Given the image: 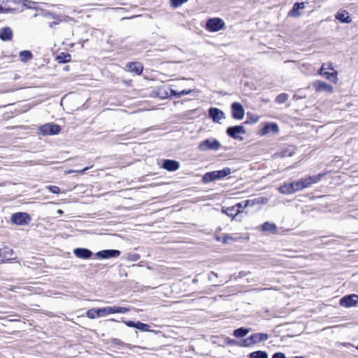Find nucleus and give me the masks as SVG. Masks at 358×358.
<instances>
[{
  "mask_svg": "<svg viewBox=\"0 0 358 358\" xmlns=\"http://www.w3.org/2000/svg\"><path fill=\"white\" fill-rule=\"evenodd\" d=\"M129 71L140 75L143 71V66L138 62H131L127 64Z\"/></svg>",
  "mask_w": 358,
  "mask_h": 358,
  "instance_id": "21",
  "label": "nucleus"
},
{
  "mask_svg": "<svg viewBox=\"0 0 358 358\" xmlns=\"http://www.w3.org/2000/svg\"><path fill=\"white\" fill-rule=\"evenodd\" d=\"M13 37V31L9 27H4L0 30V38L3 41H10Z\"/></svg>",
  "mask_w": 358,
  "mask_h": 358,
  "instance_id": "23",
  "label": "nucleus"
},
{
  "mask_svg": "<svg viewBox=\"0 0 358 358\" xmlns=\"http://www.w3.org/2000/svg\"><path fill=\"white\" fill-rule=\"evenodd\" d=\"M10 221L13 224L24 226L29 223L31 217L27 213L18 212L12 215Z\"/></svg>",
  "mask_w": 358,
  "mask_h": 358,
  "instance_id": "4",
  "label": "nucleus"
},
{
  "mask_svg": "<svg viewBox=\"0 0 358 358\" xmlns=\"http://www.w3.org/2000/svg\"><path fill=\"white\" fill-rule=\"evenodd\" d=\"M124 324L129 327H136V323L132 321H125Z\"/></svg>",
  "mask_w": 358,
  "mask_h": 358,
  "instance_id": "42",
  "label": "nucleus"
},
{
  "mask_svg": "<svg viewBox=\"0 0 358 358\" xmlns=\"http://www.w3.org/2000/svg\"><path fill=\"white\" fill-rule=\"evenodd\" d=\"M268 335L267 334L264 333H256L251 335L248 340L250 341V344H256L260 343L262 341H264L268 340Z\"/></svg>",
  "mask_w": 358,
  "mask_h": 358,
  "instance_id": "16",
  "label": "nucleus"
},
{
  "mask_svg": "<svg viewBox=\"0 0 358 358\" xmlns=\"http://www.w3.org/2000/svg\"><path fill=\"white\" fill-rule=\"evenodd\" d=\"M130 309L129 308L115 306L100 308L99 312H101V317H105L115 313H126Z\"/></svg>",
  "mask_w": 358,
  "mask_h": 358,
  "instance_id": "6",
  "label": "nucleus"
},
{
  "mask_svg": "<svg viewBox=\"0 0 358 358\" xmlns=\"http://www.w3.org/2000/svg\"><path fill=\"white\" fill-rule=\"evenodd\" d=\"M192 92V90H183L180 92H178V91L172 90V89L169 90L170 96H177L178 97H180L182 96L189 94Z\"/></svg>",
  "mask_w": 358,
  "mask_h": 358,
  "instance_id": "26",
  "label": "nucleus"
},
{
  "mask_svg": "<svg viewBox=\"0 0 358 358\" xmlns=\"http://www.w3.org/2000/svg\"><path fill=\"white\" fill-rule=\"evenodd\" d=\"M246 206V203H245L244 206H242L241 203H237L236 206H232L231 208H229L225 210H224L229 216H233L234 217H238V214L242 212V209Z\"/></svg>",
  "mask_w": 358,
  "mask_h": 358,
  "instance_id": "15",
  "label": "nucleus"
},
{
  "mask_svg": "<svg viewBox=\"0 0 358 358\" xmlns=\"http://www.w3.org/2000/svg\"><path fill=\"white\" fill-rule=\"evenodd\" d=\"M250 358H268V355L265 351H256L250 355Z\"/></svg>",
  "mask_w": 358,
  "mask_h": 358,
  "instance_id": "30",
  "label": "nucleus"
},
{
  "mask_svg": "<svg viewBox=\"0 0 358 358\" xmlns=\"http://www.w3.org/2000/svg\"><path fill=\"white\" fill-rule=\"evenodd\" d=\"M226 343L228 344V345H231V344H234L236 343V341L234 340H231V339H229L227 338Z\"/></svg>",
  "mask_w": 358,
  "mask_h": 358,
  "instance_id": "44",
  "label": "nucleus"
},
{
  "mask_svg": "<svg viewBox=\"0 0 358 358\" xmlns=\"http://www.w3.org/2000/svg\"><path fill=\"white\" fill-rule=\"evenodd\" d=\"M258 121V117L255 115H250L248 113V123H255Z\"/></svg>",
  "mask_w": 358,
  "mask_h": 358,
  "instance_id": "40",
  "label": "nucleus"
},
{
  "mask_svg": "<svg viewBox=\"0 0 358 358\" xmlns=\"http://www.w3.org/2000/svg\"><path fill=\"white\" fill-rule=\"evenodd\" d=\"M159 96L161 99H165L170 96V93L166 90H161L159 91Z\"/></svg>",
  "mask_w": 358,
  "mask_h": 358,
  "instance_id": "39",
  "label": "nucleus"
},
{
  "mask_svg": "<svg viewBox=\"0 0 358 358\" xmlns=\"http://www.w3.org/2000/svg\"><path fill=\"white\" fill-rule=\"evenodd\" d=\"M70 59H71V56L69 55H67L65 56V58L63 60V62H66L70 61Z\"/></svg>",
  "mask_w": 358,
  "mask_h": 358,
  "instance_id": "45",
  "label": "nucleus"
},
{
  "mask_svg": "<svg viewBox=\"0 0 358 358\" xmlns=\"http://www.w3.org/2000/svg\"><path fill=\"white\" fill-rule=\"evenodd\" d=\"M13 255V250L8 249V248H5V251L1 255L3 259H1V262H4L6 261H9L12 259L11 255Z\"/></svg>",
  "mask_w": 358,
  "mask_h": 358,
  "instance_id": "29",
  "label": "nucleus"
},
{
  "mask_svg": "<svg viewBox=\"0 0 358 358\" xmlns=\"http://www.w3.org/2000/svg\"><path fill=\"white\" fill-rule=\"evenodd\" d=\"M227 134L234 139H243V135L245 134V129L243 126L230 127L227 129Z\"/></svg>",
  "mask_w": 358,
  "mask_h": 358,
  "instance_id": "9",
  "label": "nucleus"
},
{
  "mask_svg": "<svg viewBox=\"0 0 358 358\" xmlns=\"http://www.w3.org/2000/svg\"><path fill=\"white\" fill-rule=\"evenodd\" d=\"M234 335L237 338L244 337L246 335V329L240 328L234 331Z\"/></svg>",
  "mask_w": 358,
  "mask_h": 358,
  "instance_id": "35",
  "label": "nucleus"
},
{
  "mask_svg": "<svg viewBox=\"0 0 358 358\" xmlns=\"http://www.w3.org/2000/svg\"><path fill=\"white\" fill-rule=\"evenodd\" d=\"M209 116L214 122L220 123V120L224 118V113L218 108H211L209 109Z\"/></svg>",
  "mask_w": 358,
  "mask_h": 358,
  "instance_id": "14",
  "label": "nucleus"
},
{
  "mask_svg": "<svg viewBox=\"0 0 358 358\" xmlns=\"http://www.w3.org/2000/svg\"><path fill=\"white\" fill-rule=\"evenodd\" d=\"M206 28L211 32H216L224 29L225 28V23L220 17H213L206 21Z\"/></svg>",
  "mask_w": 358,
  "mask_h": 358,
  "instance_id": "2",
  "label": "nucleus"
},
{
  "mask_svg": "<svg viewBox=\"0 0 358 358\" xmlns=\"http://www.w3.org/2000/svg\"><path fill=\"white\" fill-rule=\"evenodd\" d=\"M47 188L49 189L50 192H51L53 194L60 193V189L57 186L50 185V186L47 187Z\"/></svg>",
  "mask_w": 358,
  "mask_h": 358,
  "instance_id": "38",
  "label": "nucleus"
},
{
  "mask_svg": "<svg viewBox=\"0 0 358 358\" xmlns=\"http://www.w3.org/2000/svg\"><path fill=\"white\" fill-rule=\"evenodd\" d=\"M39 131L41 134L47 135H55L59 133L60 127L53 123H48L40 127Z\"/></svg>",
  "mask_w": 358,
  "mask_h": 358,
  "instance_id": "8",
  "label": "nucleus"
},
{
  "mask_svg": "<svg viewBox=\"0 0 358 358\" xmlns=\"http://www.w3.org/2000/svg\"><path fill=\"white\" fill-rule=\"evenodd\" d=\"M358 303V295L357 294H350L343 296L341 301V306L346 308L355 306Z\"/></svg>",
  "mask_w": 358,
  "mask_h": 358,
  "instance_id": "10",
  "label": "nucleus"
},
{
  "mask_svg": "<svg viewBox=\"0 0 358 358\" xmlns=\"http://www.w3.org/2000/svg\"><path fill=\"white\" fill-rule=\"evenodd\" d=\"M313 87L316 92H328L329 93L333 92V87L323 81L316 80L313 83Z\"/></svg>",
  "mask_w": 358,
  "mask_h": 358,
  "instance_id": "12",
  "label": "nucleus"
},
{
  "mask_svg": "<svg viewBox=\"0 0 358 358\" xmlns=\"http://www.w3.org/2000/svg\"><path fill=\"white\" fill-rule=\"evenodd\" d=\"M305 8V3H295L292 8V10L289 12L288 15L291 17H299L301 15V13L300 10L303 9Z\"/></svg>",
  "mask_w": 358,
  "mask_h": 358,
  "instance_id": "17",
  "label": "nucleus"
},
{
  "mask_svg": "<svg viewBox=\"0 0 358 358\" xmlns=\"http://www.w3.org/2000/svg\"><path fill=\"white\" fill-rule=\"evenodd\" d=\"M357 349H358V348H357Z\"/></svg>",
  "mask_w": 358,
  "mask_h": 358,
  "instance_id": "52",
  "label": "nucleus"
},
{
  "mask_svg": "<svg viewBox=\"0 0 358 358\" xmlns=\"http://www.w3.org/2000/svg\"><path fill=\"white\" fill-rule=\"evenodd\" d=\"M1 2L4 3L5 0H0ZM3 11V8L2 6H0V13Z\"/></svg>",
  "mask_w": 358,
  "mask_h": 358,
  "instance_id": "46",
  "label": "nucleus"
},
{
  "mask_svg": "<svg viewBox=\"0 0 358 358\" xmlns=\"http://www.w3.org/2000/svg\"><path fill=\"white\" fill-rule=\"evenodd\" d=\"M74 255L80 259H90L92 257V252L88 249L85 248H76L73 250Z\"/></svg>",
  "mask_w": 358,
  "mask_h": 358,
  "instance_id": "19",
  "label": "nucleus"
},
{
  "mask_svg": "<svg viewBox=\"0 0 358 358\" xmlns=\"http://www.w3.org/2000/svg\"><path fill=\"white\" fill-rule=\"evenodd\" d=\"M272 358H287L284 353L276 352L273 354Z\"/></svg>",
  "mask_w": 358,
  "mask_h": 358,
  "instance_id": "41",
  "label": "nucleus"
},
{
  "mask_svg": "<svg viewBox=\"0 0 358 358\" xmlns=\"http://www.w3.org/2000/svg\"><path fill=\"white\" fill-rule=\"evenodd\" d=\"M279 191L281 193L285 194H289L294 193V189H292L290 183H289V184H284L283 185L280 186L279 187Z\"/></svg>",
  "mask_w": 358,
  "mask_h": 358,
  "instance_id": "27",
  "label": "nucleus"
},
{
  "mask_svg": "<svg viewBox=\"0 0 358 358\" xmlns=\"http://www.w3.org/2000/svg\"><path fill=\"white\" fill-rule=\"evenodd\" d=\"M180 164L175 160L166 159L163 162L162 167L168 171H174L179 169Z\"/></svg>",
  "mask_w": 358,
  "mask_h": 358,
  "instance_id": "18",
  "label": "nucleus"
},
{
  "mask_svg": "<svg viewBox=\"0 0 358 358\" xmlns=\"http://www.w3.org/2000/svg\"><path fill=\"white\" fill-rule=\"evenodd\" d=\"M88 169H89L88 167H85V168H84L83 169H81V170L69 169V170L65 171V173H66V174H70V173H83L85 171H87Z\"/></svg>",
  "mask_w": 358,
  "mask_h": 358,
  "instance_id": "36",
  "label": "nucleus"
},
{
  "mask_svg": "<svg viewBox=\"0 0 358 358\" xmlns=\"http://www.w3.org/2000/svg\"><path fill=\"white\" fill-rule=\"evenodd\" d=\"M250 201L248 200V201H247L248 206L250 205Z\"/></svg>",
  "mask_w": 358,
  "mask_h": 358,
  "instance_id": "51",
  "label": "nucleus"
},
{
  "mask_svg": "<svg viewBox=\"0 0 358 358\" xmlns=\"http://www.w3.org/2000/svg\"><path fill=\"white\" fill-rule=\"evenodd\" d=\"M137 329H139L143 331H149L150 326L147 324H144L141 322H136V327Z\"/></svg>",
  "mask_w": 358,
  "mask_h": 358,
  "instance_id": "33",
  "label": "nucleus"
},
{
  "mask_svg": "<svg viewBox=\"0 0 358 358\" xmlns=\"http://www.w3.org/2000/svg\"><path fill=\"white\" fill-rule=\"evenodd\" d=\"M290 185H291L292 189H294V193L297 191L301 190L299 180L297 181L291 182Z\"/></svg>",
  "mask_w": 358,
  "mask_h": 358,
  "instance_id": "37",
  "label": "nucleus"
},
{
  "mask_svg": "<svg viewBox=\"0 0 358 358\" xmlns=\"http://www.w3.org/2000/svg\"><path fill=\"white\" fill-rule=\"evenodd\" d=\"M233 117L241 120L244 117V109L238 103H234L231 106Z\"/></svg>",
  "mask_w": 358,
  "mask_h": 358,
  "instance_id": "13",
  "label": "nucleus"
},
{
  "mask_svg": "<svg viewBox=\"0 0 358 358\" xmlns=\"http://www.w3.org/2000/svg\"><path fill=\"white\" fill-rule=\"evenodd\" d=\"M221 147L220 143L215 138H208L200 142L198 148L201 151L208 150H217Z\"/></svg>",
  "mask_w": 358,
  "mask_h": 358,
  "instance_id": "5",
  "label": "nucleus"
},
{
  "mask_svg": "<svg viewBox=\"0 0 358 358\" xmlns=\"http://www.w3.org/2000/svg\"><path fill=\"white\" fill-rule=\"evenodd\" d=\"M241 345H242V346H245V345H246V342H245V340H243V341H242Z\"/></svg>",
  "mask_w": 358,
  "mask_h": 358,
  "instance_id": "48",
  "label": "nucleus"
},
{
  "mask_svg": "<svg viewBox=\"0 0 358 358\" xmlns=\"http://www.w3.org/2000/svg\"><path fill=\"white\" fill-rule=\"evenodd\" d=\"M217 241H221V238L220 237H217L216 238Z\"/></svg>",
  "mask_w": 358,
  "mask_h": 358,
  "instance_id": "50",
  "label": "nucleus"
},
{
  "mask_svg": "<svg viewBox=\"0 0 358 358\" xmlns=\"http://www.w3.org/2000/svg\"><path fill=\"white\" fill-rule=\"evenodd\" d=\"M294 358H306V357H303V356H298V357H294Z\"/></svg>",
  "mask_w": 358,
  "mask_h": 358,
  "instance_id": "49",
  "label": "nucleus"
},
{
  "mask_svg": "<svg viewBox=\"0 0 358 358\" xmlns=\"http://www.w3.org/2000/svg\"><path fill=\"white\" fill-rule=\"evenodd\" d=\"M336 18L341 22L350 23L352 21L348 13L346 10H341L336 15Z\"/></svg>",
  "mask_w": 358,
  "mask_h": 358,
  "instance_id": "22",
  "label": "nucleus"
},
{
  "mask_svg": "<svg viewBox=\"0 0 358 358\" xmlns=\"http://www.w3.org/2000/svg\"><path fill=\"white\" fill-rule=\"evenodd\" d=\"M188 0H170L171 6L173 8H178Z\"/></svg>",
  "mask_w": 358,
  "mask_h": 358,
  "instance_id": "34",
  "label": "nucleus"
},
{
  "mask_svg": "<svg viewBox=\"0 0 358 358\" xmlns=\"http://www.w3.org/2000/svg\"><path fill=\"white\" fill-rule=\"evenodd\" d=\"M100 308H91L88 310L86 313V315L90 319H96L101 317Z\"/></svg>",
  "mask_w": 358,
  "mask_h": 358,
  "instance_id": "24",
  "label": "nucleus"
},
{
  "mask_svg": "<svg viewBox=\"0 0 358 358\" xmlns=\"http://www.w3.org/2000/svg\"><path fill=\"white\" fill-rule=\"evenodd\" d=\"M20 58L22 62H27L31 59L32 54L29 50H24L20 52Z\"/></svg>",
  "mask_w": 358,
  "mask_h": 358,
  "instance_id": "28",
  "label": "nucleus"
},
{
  "mask_svg": "<svg viewBox=\"0 0 358 358\" xmlns=\"http://www.w3.org/2000/svg\"><path fill=\"white\" fill-rule=\"evenodd\" d=\"M262 230L264 231L275 234L277 231V227L275 224L266 222L262 225Z\"/></svg>",
  "mask_w": 358,
  "mask_h": 358,
  "instance_id": "25",
  "label": "nucleus"
},
{
  "mask_svg": "<svg viewBox=\"0 0 358 358\" xmlns=\"http://www.w3.org/2000/svg\"><path fill=\"white\" fill-rule=\"evenodd\" d=\"M120 255L117 250H104L96 252V256L99 259H109L117 257Z\"/></svg>",
  "mask_w": 358,
  "mask_h": 358,
  "instance_id": "11",
  "label": "nucleus"
},
{
  "mask_svg": "<svg viewBox=\"0 0 358 358\" xmlns=\"http://www.w3.org/2000/svg\"><path fill=\"white\" fill-rule=\"evenodd\" d=\"M278 131V126L276 123H268L260 131L262 136L266 135L270 132L276 133Z\"/></svg>",
  "mask_w": 358,
  "mask_h": 358,
  "instance_id": "20",
  "label": "nucleus"
},
{
  "mask_svg": "<svg viewBox=\"0 0 358 358\" xmlns=\"http://www.w3.org/2000/svg\"><path fill=\"white\" fill-rule=\"evenodd\" d=\"M324 173H319L316 176H308L307 178L300 179L299 182L301 190L310 187L313 184L318 182L324 176Z\"/></svg>",
  "mask_w": 358,
  "mask_h": 358,
  "instance_id": "7",
  "label": "nucleus"
},
{
  "mask_svg": "<svg viewBox=\"0 0 358 358\" xmlns=\"http://www.w3.org/2000/svg\"><path fill=\"white\" fill-rule=\"evenodd\" d=\"M57 213L59 214V215H62L63 213V211L60 209L57 210Z\"/></svg>",
  "mask_w": 358,
  "mask_h": 358,
  "instance_id": "47",
  "label": "nucleus"
},
{
  "mask_svg": "<svg viewBox=\"0 0 358 358\" xmlns=\"http://www.w3.org/2000/svg\"><path fill=\"white\" fill-rule=\"evenodd\" d=\"M289 95L286 93H282L278 95L275 98V101L278 103H283L287 101Z\"/></svg>",
  "mask_w": 358,
  "mask_h": 358,
  "instance_id": "32",
  "label": "nucleus"
},
{
  "mask_svg": "<svg viewBox=\"0 0 358 358\" xmlns=\"http://www.w3.org/2000/svg\"><path fill=\"white\" fill-rule=\"evenodd\" d=\"M325 69H328L329 70H334V67L332 64L327 63L323 64L318 71V73L324 77H325L327 80L336 83L338 82V72L336 71H334L331 73L325 71Z\"/></svg>",
  "mask_w": 358,
  "mask_h": 358,
  "instance_id": "3",
  "label": "nucleus"
},
{
  "mask_svg": "<svg viewBox=\"0 0 358 358\" xmlns=\"http://www.w3.org/2000/svg\"><path fill=\"white\" fill-rule=\"evenodd\" d=\"M138 259V255H131L129 257V259L131 261H135V260H137Z\"/></svg>",
  "mask_w": 358,
  "mask_h": 358,
  "instance_id": "43",
  "label": "nucleus"
},
{
  "mask_svg": "<svg viewBox=\"0 0 358 358\" xmlns=\"http://www.w3.org/2000/svg\"><path fill=\"white\" fill-rule=\"evenodd\" d=\"M239 238L237 236L224 235L222 241L225 244L230 243L231 241H236Z\"/></svg>",
  "mask_w": 358,
  "mask_h": 358,
  "instance_id": "31",
  "label": "nucleus"
},
{
  "mask_svg": "<svg viewBox=\"0 0 358 358\" xmlns=\"http://www.w3.org/2000/svg\"><path fill=\"white\" fill-rule=\"evenodd\" d=\"M231 173L229 168H225L222 170L214 171L206 173L203 178L205 182H210L215 180L221 179Z\"/></svg>",
  "mask_w": 358,
  "mask_h": 358,
  "instance_id": "1",
  "label": "nucleus"
}]
</instances>
